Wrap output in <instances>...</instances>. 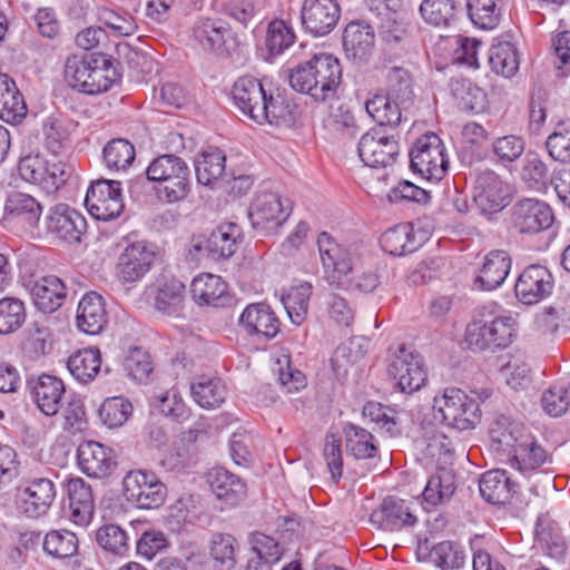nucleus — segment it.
I'll return each mask as SVG.
<instances>
[{"label":"nucleus","instance_id":"1","mask_svg":"<svg viewBox=\"0 0 570 570\" xmlns=\"http://www.w3.org/2000/svg\"><path fill=\"white\" fill-rule=\"evenodd\" d=\"M317 246L327 281L331 285L345 291L373 292L380 284L373 272H358L361 256L355 247L342 246L331 234L322 232L317 237Z\"/></svg>","mask_w":570,"mask_h":570},{"label":"nucleus","instance_id":"2","mask_svg":"<svg viewBox=\"0 0 570 570\" xmlns=\"http://www.w3.org/2000/svg\"><path fill=\"white\" fill-rule=\"evenodd\" d=\"M342 72L336 57L320 52L292 69L289 85L295 91L308 95L315 102L324 104L338 97Z\"/></svg>","mask_w":570,"mask_h":570},{"label":"nucleus","instance_id":"3","mask_svg":"<svg viewBox=\"0 0 570 570\" xmlns=\"http://www.w3.org/2000/svg\"><path fill=\"white\" fill-rule=\"evenodd\" d=\"M518 322L507 314L483 307L465 330V342L472 351L498 352L509 347L517 337Z\"/></svg>","mask_w":570,"mask_h":570},{"label":"nucleus","instance_id":"4","mask_svg":"<svg viewBox=\"0 0 570 570\" xmlns=\"http://www.w3.org/2000/svg\"><path fill=\"white\" fill-rule=\"evenodd\" d=\"M433 417L458 431L474 429L481 420L480 403L456 387H446L433 399Z\"/></svg>","mask_w":570,"mask_h":570},{"label":"nucleus","instance_id":"5","mask_svg":"<svg viewBox=\"0 0 570 570\" xmlns=\"http://www.w3.org/2000/svg\"><path fill=\"white\" fill-rule=\"evenodd\" d=\"M234 41L232 29L222 19L197 17L185 31V43L198 53L225 56Z\"/></svg>","mask_w":570,"mask_h":570},{"label":"nucleus","instance_id":"6","mask_svg":"<svg viewBox=\"0 0 570 570\" xmlns=\"http://www.w3.org/2000/svg\"><path fill=\"white\" fill-rule=\"evenodd\" d=\"M443 140L432 131L420 136L410 150L411 169L430 181H440L449 169Z\"/></svg>","mask_w":570,"mask_h":570},{"label":"nucleus","instance_id":"7","mask_svg":"<svg viewBox=\"0 0 570 570\" xmlns=\"http://www.w3.org/2000/svg\"><path fill=\"white\" fill-rule=\"evenodd\" d=\"M18 170L24 181L40 186L47 194L56 193L72 174L66 163L49 160L39 154L21 158Z\"/></svg>","mask_w":570,"mask_h":570},{"label":"nucleus","instance_id":"8","mask_svg":"<svg viewBox=\"0 0 570 570\" xmlns=\"http://www.w3.org/2000/svg\"><path fill=\"white\" fill-rule=\"evenodd\" d=\"M357 151L366 166H391L400 153L397 135L383 127H373L361 137Z\"/></svg>","mask_w":570,"mask_h":570},{"label":"nucleus","instance_id":"9","mask_svg":"<svg viewBox=\"0 0 570 570\" xmlns=\"http://www.w3.org/2000/svg\"><path fill=\"white\" fill-rule=\"evenodd\" d=\"M85 205L98 220L107 222L119 217L125 208L120 183L110 179L96 180L87 190Z\"/></svg>","mask_w":570,"mask_h":570},{"label":"nucleus","instance_id":"10","mask_svg":"<svg viewBox=\"0 0 570 570\" xmlns=\"http://www.w3.org/2000/svg\"><path fill=\"white\" fill-rule=\"evenodd\" d=\"M124 494L140 509H156L166 499L167 490L157 476L145 471H130L122 480Z\"/></svg>","mask_w":570,"mask_h":570},{"label":"nucleus","instance_id":"11","mask_svg":"<svg viewBox=\"0 0 570 570\" xmlns=\"http://www.w3.org/2000/svg\"><path fill=\"white\" fill-rule=\"evenodd\" d=\"M158 256L157 245L149 242L129 244L119 255L116 274L122 283H136L150 271Z\"/></svg>","mask_w":570,"mask_h":570},{"label":"nucleus","instance_id":"12","mask_svg":"<svg viewBox=\"0 0 570 570\" xmlns=\"http://www.w3.org/2000/svg\"><path fill=\"white\" fill-rule=\"evenodd\" d=\"M56 495V485L49 476L31 478L17 491V509L26 517L37 519L47 514Z\"/></svg>","mask_w":570,"mask_h":570},{"label":"nucleus","instance_id":"13","mask_svg":"<svg viewBox=\"0 0 570 570\" xmlns=\"http://www.w3.org/2000/svg\"><path fill=\"white\" fill-rule=\"evenodd\" d=\"M472 197L483 214H495L509 204V187L495 171L481 170L475 174Z\"/></svg>","mask_w":570,"mask_h":570},{"label":"nucleus","instance_id":"14","mask_svg":"<svg viewBox=\"0 0 570 570\" xmlns=\"http://www.w3.org/2000/svg\"><path fill=\"white\" fill-rule=\"evenodd\" d=\"M389 374L396 381L397 389L407 394L419 391L428 380L421 356L404 346H400L394 355L389 365Z\"/></svg>","mask_w":570,"mask_h":570},{"label":"nucleus","instance_id":"15","mask_svg":"<svg viewBox=\"0 0 570 570\" xmlns=\"http://www.w3.org/2000/svg\"><path fill=\"white\" fill-rule=\"evenodd\" d=\"M370 522L377 529L394 532L414 527L417 523V517L412 502L387 495L371 513Z\"/></svg>","mask_w":570,"mask_h":570},{"label":"nucleus","instance_id":"16","mask_svg":"<svg viewBox=\"0 0 570 570\" xmlns=\"http://www.w3.org/2000/svg\"><path fill=\"white\" fill-rule=\"evenodd\" d=\"M552 209L544 202L523 198L512 207L511 223L520 234H538L548 229L553 223Z\"/></svg>","mask_w":570,"mask_h":570},{"label":"nucleus","instance_id":"17","mask_svg":"<svg viewBox=\"0 0 570 570\" xmlns=\"http://www.w3.org/2000/svg\"><path fill=\"white\" fill-rule=\"evenodd\" d=\"M341 18L337 0H304L301 9L303 29L314 37L328 35Z\"/></svg>","mask_w":570,"mask_h":570},{"label":"nucleus","instance_id":"18","mask_svg":"<svg viewBox=\"0 0 570 570\" xmlns=\"http://www.w3.org/2000/svg\"><path fill=\"white\" fill-rule=\"evenodd\" d=\"M238 326L249 337L257 341H271L281 331V322L265 303L248 304L238 317Z\"/></svg>","mask_w":570,"mask_h":570},{"label":"nucleus","instance_id":"19","mask_svg":"<svg viewBox=\"0 0 570 570\" xmlns=\"http://www.w3.org/2000/svg\"><path fill=\"white\" fill-rule=\"evenodd\" d=\"M554 281L550 271L540 264L525 267L519 275L514 292L524 305H533L548 297L553 289Z\"/></svg>","mask_w":570,"mask_h":570},{"label":"nucleus","instance_id":"20","mask_svg":"<svg viewBox=\"0 0 570 570\" xmlns=\"http://www.w3.org/2000/svg\"><path fill=\"white\" fill-rule=\"evenodd\" d=\"M77 462L82 473L96 479L111 475L117 468L115 451L96 441H83L79 444Z\"/></svg>","mask_w":570,"mask_h":570},{"label":"nucleus","instance_id":"21","mask_svg":"<svg viewBox=\"0 0 570 570\" xmlns=\"http://www.w3.org/2000/svg\"><path fill=\"white\" fill-rule=\"evenodd\" d=\"M46 228L69 244L79 243L87 229L86 218L66 204H58L49 209L46 216Z\"/></svg>","mask_w":570,"mask_h":570},{"label":"nucleus","instance_id":"22","mask_svg":"<svg viewBox=\"0 0 570 570\" xmlns=\"http://www.w3.org/2000/svg\"><path fill=\"white\" fill-rule=\"evenodd\" d=\"M42 215V206L29 194L11 191L3 205L1 222L3 225L35 228Z\"/></svg>","mask_w":570,"mask_h":570},{"label":"nucleus","instance_id":"23","mask_svg":"<svg viewBox=\"0 0 570 570\" xmlns=\"http://www.w3.org/2000/svg\"><path fill=\"white\" fill-rule=\"evenodd\" d=\"M269 92L256 77L243 76L234 82L232 98L242 114L256 122Z\"/></svg>","mask_w":570,"mask_h":570},{"label":"nucleus","instance_id":"24","mask_svg":"<svg viewBox=\"0 0 570 570\" xmlns=\"http://www.w3.org/2000/svg\"><path fill=\"white\" fill-rule=\"evenodd\" d=\"M27 384L31 399L45 415L53 416L59 412L66 392L61 379L42 374L28 379Z\"/></svg>","mask_w":570,"mask_h":570},{"label":"nucleus","instance_id":"25","mask_svg":"<svg viewBox=\"0 0 570 570\" xmlns=\"http://www.w3.org/2000/svg\"><path fill=\"white\" fill-rule=\"evenodd\" d=\"M193 301L199 306L226 307L235 303L227 284L218 275L203 273L190 284Z\"/></svg>","mask_w":570,"mask_h":570},{"label":"nucleus","instance_id":"26","mask_svg":"<svg viewBox=\"0 0 570 570\" xmlns=\"http://www.w3.org/2000/svg\"><path fill=\"white\" fill-rule=\"evenodd\" d=\"M288 216L281 197L272 191L256 195L248 208V219L254 229H267L282 225Z\"/></svg>","mask_w":570,"mask_h":570},{"label":"nucleus","instance_id":"27","mask_svg":"<svg viewBox=\"0 0 570 570\" xmlns=\"http://www.w3.org/2000/svg\"><path fill=\"white\" fill-rule=\"evenodd\" d=\"M212 492L224 508L237 505L247 494L246 483L225 468L217 466L207 473Z\"/></svg>","mask_w":570,"mask_h":570},{"label":"nucleus","instance_id":"28","mask_svg":"<svg viewBox=\"0 0 570 570\" xmlns=\"http://www.w3.org/2000/svg\"><path fill=\"white\" fill-rule=\"evenodd\" d=\"M342 40L346 57L357 63L364 62L374 47V29L364 20H353L346 24Z\"/></svg>","mask_w":570,"mask_h":570},{"label":"nucleus","instance_id":"29","mask_svg":"<svg viewBox=\"0 0 570 570\" xmlns=\"http://www.w3.org/2000/svg\"><path fill=\"white\" fill-rule=\"evenodd\" d=\"M70 520L78 527H87L94 517L95 499L89 483L82 478H69L66 483Z\"/></svg>","mask_w":570,"mask_h":570},{"label":"nucleus","instance_id":"30","mask_svg":"<svg viewBox=\"0 0 570 570\" xmlns=\"http://www.w3.org/2000/svg\"><path fill=\"white\" fill-rule=\"evenodd\" d=\"M30 295L37 309L50 314L63 304L67 297V287L58 276L47 275L33 283Z\"/></svg>","mask_w":570,"mask_h":570},{"label":"nucleus","instance_id":"31","mask_svg":"<svg viewBox=\"0 0 570 570\" xmlns=\"http://www.w3.org/2000/svg\"><path fill=\"white\" fill-rule=\"evenodd\" d=\"M523 423L511 416L498 415L491 423L489 436L494 451L504 455L511 454V450L528 434Z\"/></svg>","mask_w":570,"mask_h":570},{"label":"nucleus","instance_id":"32","mask_svg":"<svg viewBox=\"0 0 570 570\" xmlns=\"http://www.w3.org/2000/svg\"><path fill=\"white\" fill-rule=\"evenodd\" d=\"M77 327L89 335L101 333L107 324V311L101 295L87 293L78 304L76 315Z\"/></svg>","mask_w":570,"mask_h":570},{"label":"nucleus","instance_id":"33","mask_svg":"<svg viewBox=\"0 0 570 570\" xmlns=\"http://www.w3.org/2000/svg\"><path fill=\"white\" fill-rule=\"evenodd\" d=\"M512 259L504 250H491L485 257L474 284L483 291L501 286L509 275Z\"/></svg>","mask_w":570,"mask_h":570},{"label":"nucleus","instance_id":"34","mask_svg":"<svg viewBox=\"0 0 570 570\" xmlns=\"http://www.w3.org/2000/svg\"><path fill=\"white\" fill-rule=\"evenodd\" d=\"M403 106L384 91H376L365 101L366 112L377 124L376 127H383L390 131H395L400 125Z\"/></svg>","mask_w":570,"mask_h":570},{"label":"nucleus","instance_id":"35","mask_svg":"<svg viewBox=\"0 0 570 570\" xmlns=\"http://www.w3.org/2000/svg\"><path fill=\"white\" fill-rule=\"evenodd\" d=\"M518 484L510 480L504 470H490L479 481L480 494L492 504L508 503L518 491Z\"/></svg>","mask_w":570,"mask_h":570},{"label":"nucleus","instance_id":"36","mask_svg":"<svg viewBox=\"0 0 570 570\" xmlns=\"http://www.w3.org/2000/svg\"><path fill=\"white\" fill-rule=\"evenodd\" d=\"M416 445L426 456L432 459L446 460L453 454L451 440L426 416L421 422Z\"/></svg>","mask_w":570,"mask_h":570},{"label":"nucleus","instance_id":"37","mask_svg":"<svg viewBox=\"0 0 570 570\" xmlns=\"http://www.w3.org/2000/svg\"><path fill=\"white\" fill-rule=\"evenodd\" d=\"M520 440V443L507 456H509L512 468L525 474L544 464L548 456L546 450L537 442L532 434L528 433Z\"/></svg>","mask_w":570,"mask_h":570},{"label":"nucleus","instance_id":"38","mask_svg":"<svg viewBox=\"0 0 570 570\" xmlns=\"http://www.w3.org/2000/svg\"><path fill=\"white\" fill-rule=\"evenodd\" d=\"M243 240V233L236 223H223L212 232L206 249L214 259H226L233 256Z\"/></svg>","mask_w":570,"mask_h":570},{"label":"nucleus","instance_id":"39","mask_svg":"<svg viewBox=\"0 0 570 570\" xmlns=\"http://www.w3.org/2000/svg\"><path fill=\"white\" fill-rule=\"evenodd\" d=\"M27 105L14 80L0 73V119L9 124L20 122L27 115Z\"/></svg>","mask_w":570,"mask_h":570},{"label":"nucleus","instance_id":"40","mask_svg":"<svg viewBox=\"0 0 570 570\" xmlns=\"http://www.w3.org/2000/svg\"><path fill=\"white\" fill-rule=\"evenodd\" d=\"M345 448L350 455L356 460H370L379 455V446L374 435L364 428L354 423L343 426Z\"/></svg>","mask_w":570,"mask_h":570},{"label":"nucleus","instance_id":"41","mask_svg":"<svg viewBox=\"0 0 570 570\" xmlns=\"http://www.w3.org/2000/svg\"><path fill=\"white\" fill-rule=\"evenodd\" d=\"M382 249L390 255L403 256L415 252L421 243L416 239L411 224H399L385 230L380 237Z\"/></svg>","mask_w":570,"mask_h":570},{"label":"nucleus","instance_id":"42","mask_svg":"<svg viewBox=\"0 0 570 570\" xmlns=\"http://www.w3.org/2000/svg\"><path fill=\"white\" fill-rule=\"evenodd\" d=\"M456 490L455 475L446 469L432 474L422 492L425 509L435 508L450 501Z\"/></svg>","mask_w":570,"mask_h":570},{"label":"nucleus","instance_id":"43","mask_svg":"<svg viewBox=\"0 0 570 570\" xmlns=\"http://www.w3.org/2000/svg\"><path fill=\"white\" fill-rule=\"evenodd\" d=\"M226 168V156L217 147H208L195 160V173L200 185L214 188L223 177Z\"/></svg>","mask_w":570,"mask_h":570},{"label":"nucleus","instance_id":"44","mask_svg":"<svg viewBox=\"0 0 570 570\" xmlns=\"http://www.w3.org/2000/svg\"><path fill=\"white\" fill-rule=\"evenodd\" d=\"M297 106L285 96L271 91L256 122L259 125L269 124L275 126H292L297 117Z\"/></svg>","mask_w":570,"mask_h":570},{"label":"nucleus","instance_id":"45","mask_svg":"<svg viewBox=\"0 0 570 570\" xmlns=\"http://www.w3.org/2000/svg\"><path fill=\"white\" fill-rule=\"evenodd\" d=\"M296 40L293 27L282 19H274L268 23L265 40L264 53L265 60H272L283 55L291 48Z\"/></svg>","mask_w":570,"mask_h":570},{"label":"nucleus","instance_id":"46","mask_svg":"<svg viewBox=\"0 0 570 570\" xmlns=\"http://www.w3.org/2000/svg\"><path fill=\"white\" fill-rule=\"evenodd\" d=\"M194 401L204 409L220 406L226 400V386L220 379L199 376L190 384Z\"/></svg>","mask_w":570,"mask_h":570},{"label":"nucleus","instance_id":"47","mask_svg":"<svg viewBox=\"0 0 570 570\" xmlns=\"http://www.w3.org/2000/svg\"><path fill=\"white\" fill-rule=\"evenodd\" d=\"M67 367L71 375L79 382H91L101 367L100 351L97 347L77 351L69 356Z\"/></svg>","mask_w":570,"mask_h":570},{"label":"nucleus","instance_id":"48","mask_svg":"<svg viewBox=\"0 0 570 570\" xmlns=\"http://www.w3.org/2000/svg\"><path fill=\"white\" fill-rule=\"evenodd\" d=\"M96 63H92L90 76L85 80L82 86L83 94L98 95L109 90L116 81V70L112 68L110 60L100 53L95 58Z\"/></svg>","mask_w":570,"mask_h":570},{"label":"nucleus","instance_id":"49","mask_svg":"<svg viewBox=\"0 0 570 570\" xmlns=\"http://www.w3.org/2000/svg\"><path fill=\"white\" fill-rule=\"evenodd\" d=\"M236 539L229 533L216 532L209 542V556L216 570H233L236 566Z\"/></svg>","mask_w":570,"mask_h":570},{"label":"nucleus","instance_id":"50","mask_svg":"<svg viewBox=\"0 0 570 570\" xmlns=\"http://www.w3.org/2000/svg\"><path fill=\"white\" fill-rule=\"evenodd\" d=\"M422 19L434 27H449L456 19L455 0H423L420 4Z\"/></svg>","mask_w":570,"mask_h":570},{"label":"nucleus","instance_id":"51","mask_svg":"<svg viewBox=\"0 0 570 570\" xmlns=\"http://www.w3.org/2000/svg\"><path fill=\"white\" fill-rule=\"evenodd\" d=\"M466 11L471 22L484 30L498 27L502 14L499 0H468Z\"/></svg>","mask_w":570,"mask_h":570},{"label":"nucleus","instance_id":"52","mask_svg":"<svg viewBox=\"0 0 570 570\" xmlns=\"http://www.w3.org/2000/svg\"><path fill=\"white\" fill-rule=\"evenodd\" d=\"M131 414L132 404L124 396L107 397L98 409L99 420L108 429L122 426Z\"/></svg>","mask_w":570,"mask_h":570},{"label":"nucleus","instance_id":"53","mask_svg":"<svg viewBox=\"0 0 570 570\" xmlns=\"http://www.w3.org/2000/svg\"><path fill=\"white\" fill-rule=\"evenodd\" d=\"M489 63L495 73L504 77L513 76L519 69V58L514 45L509 41L492 45L489 50Z\"/></svg>","mask_w":570,"mask_h":570},{"label":"nucleus","instance_id":"54","mask_svg":"<svg viewBox=\"0 0 570 570\" xmlns=\"http://www.w3.org/2000/svg\"><path fill=\"white\" fill-rule=\"evenodd\" d=\"M311 294L312 285L303 283L291 287L287 293L282 296V303L293 324L299 325L305 320Z\"/></svg>","mask_w":570,"mask_h":570},{"label":"nucleus","instance_id":"55","mask_svg":"<svg viewBox=\"0 0 570 570\" xmlns=\"http://www.w3.org/2000/svg\"><path fill=\"white\" fill-rule=\"evenodd\" d=\"M450 88L460 109L466 111H479L483 109L485 102V94L481 88L473 85L470 80H452Z\"/></svg>","mask_w":570,"mask_h":570},{"label":"nucleus","instance_id":"56","mask_svg":"<svg viewBox=\"0 0 570 570\" xmlns=\"http://www.w3.org/2000/svg\"><path fill=\"white\" fill-rule=\"evenodd\" d=\"M78 546L77 535L67 530H52L42 540L45 552L59 559L75 556L78 551Z\"/></svg>","mask_w":570,"mask_h":570},{"label":"nucleus","instance_id":"57","mask_svg":"<svg viewBox=\"0 0 570 570\" xmlns=\"http://www.w3.org/2000/svg\"><path fill=\"white\" fill-rule=\"evenodd\" d=\"M543 411L553 417H559L570 410V381L553 383L541 397Z\"/></svg>","mask_w":570,"mask_h":570},{"label":"nucleus","instance_id":"58","mask_svg":"<svg viewBox=\"0 0 570 570\" xmlns=\"http://www.w3.org/2000/svg\"><path fill=\"white\" fill-rule=\"evenodd\" d=\"M135 148L126 139H111L102 150L104 161L109 169L126 170L135 160Z\"/></svg>","mask_w":570,"mask_h":570},{"label":"nucleus","instance_id":"59","mask_svg":"<svg viewBox=\"0 0 570 570\" xmlns=\"http://www.w3.org/2000/svg\"><path fill=\"white\" fill-rule=\"evenodd\" d=\"M97 53H82L69 56L65 63V79L67 83L78 91H82L85 80L90 76L92 63H96Z\"/></svg>","mask_w":570,"mask_h":570},{"label":"nucleus","instance_id":"60","mask_svg":"<svg viewBox=\"0 0 570 570\" xmlns=\"http://www.w3.org/2000/svg\"><path fill=\"white\" fill-rule=\"evenodd\" d=\"M430 558L442 570L460 569L465 562L463 548L449 540L435 544L430 551Z\"/></svg>","mask_w":570,"mask_h":570},{"label":"nucleus","instance_id":"61","mask_svg":"<svg viewBox=\"0 0 570 570\" xmlns=\"http://www.w3.org/2000/svg\"><path fill=\"white\" fill-rule=\"evenodd\" d=\"M386 92L391 98L402 105H410L413 101L414 92L410 72L402 67H393L386 75Z\"/></svg>","mask_w":570,"mask_h":570},{"label":"nucleus","instance_id":"62","mask_svg":"<svg viewBox=\"0 0 570 570\" xmlns=\"http://www.w3.org/2000/svg\"><path fill=\"white\" fill-rule=\"evenodd\" d=\"M96 540L106 551L124 557L129 551V537L117 524H105L97 530Z\"/></svg>","mask_w":570,"mask_h":570},{"label":"nucleus","instance_id":"63","mask_svg":"<svg viewBox=\"0 0 570 570\" xmlns=\"http://www.w3.org/2000/svg\"><path fill=\"white\" fill-rule=\"evenodd\" d=\"M122 365L128 376L139 383H147L154 371L149 353L137 346L128 351Z\"/></svg>","mask_w":570,"mask_h":570},{"label":"nucleus","instance_id":"64","mask_svg":"<svg viewBox=\"0 0 570 570\" xmlns=\"http://www.w3.org/2000/svg\"><path fill=\"white\" fill-rule=\"evenodd\" d=\"M26 321V309L22 301L16 297L0 299V334L16 332Z\"/></svg>","mask_w":570,"mask_h":570}]
</instances>
